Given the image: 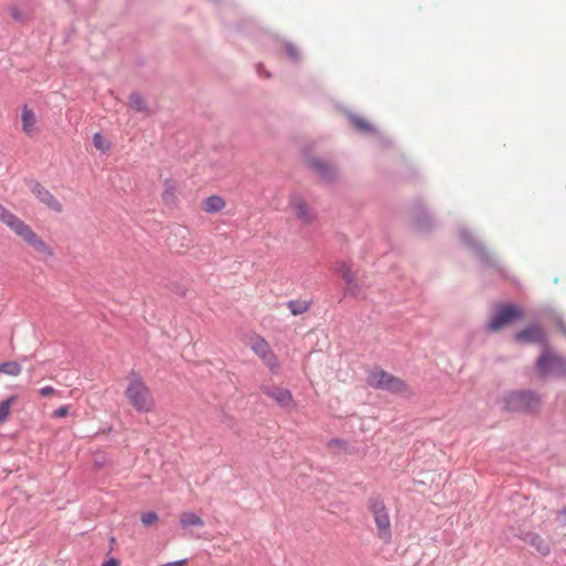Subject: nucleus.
I'll return each instance as SVG.
<instances>
[{
  "label": "nucleus",
  "mask_w": 566,
  "mask_h": 566,
  "mask_svg": "<svg viewBox=\"0 0 566 566\" xmlns=\"http://www.w3.org/2000/svg\"><path fill=\"white\" fill-rule=\"evenodd\" d=\"M20 123L21 132L27 137H33L40 132L38 115L28 104H24L21 107Z\"/></svg>",
  "instance_id": "nucleus-7"
},
{
  "label": "nucleus",
  "mask_w": 566,
  "mask_h": 566,
  "mask_svg": "<svg viewBox=\"0 0 566 566\" xmlns=\"http://www.w3.org/2000/svg\"><path fill=\"white\" fill-rule=\"evenodd\" d=\"M176 193H177L176 186L174 184L166 182L165 189L161 195L164 202L167 205L174 203L176 200Z\"/></svg>",
  "instance_id": "nucleus-24"
},
{
  "label": "nucleus",
  "mask_w": 566,
  "mask_h": 566,
  "mask_svg": "<svg viewBox=\"0 0 566 566\" xmlns=\"http://www.w3.org/2000/svg\"><path fill=\"white\" fill-rule=\"evenodd\" d=\"M287 307L293 315H301L308 311L310 305L305 301H290Z\"/></svg>",
  "instance_id": "nucleus-22"
},
{
  "label": "nucleus",
  "mask_w": 566,
  "mask_h": 566,
  "mask_svg": "<svg viewBox=\"0 0 566 566\" xmlns=\"http://www.w3.org/2000/svg\"><path fill=\"white\" fill-rule=\"evenodd\" d=\"M528 544L534 547L541 555L546 556L551 552L549 544L537 534H530L526 538Z\"/></svg>",
  "instance_id": "nucleus-18"
},
{
  "label": "nucleus",
  "mask_w": 566,
  "mask_h": 566,
  "mask_svg": "<svg viewBox=\"0 0 566 566\" xmlns=\"http://www.w3.org/2000/svg\"><path fill=\"white\" fill-rule=\"evenodd\" d=\"M367 506L376 525L377 537L386 544L390 543L392 538L391 522L385 501L375 495L369 497Z\"/></svg>",
  "instance_id": "nucleus-3"
},
{
  "label": "nucleus",
  "mask_w": 566,
  "mask_h": 566,
  "mask_svg": "<svg viewBox=\"0 0 566 566\" xmlns=\"http://www.w3.org/2000/svg\"><path fill=\"white\" fill-rule=\"evenodd\" d=\"M289 208L301 224L310 226L315 221V212L304 198L300 196L291 197Z\"/></svg>",
  "instance_id": "nucleus-5"
},
{
  "label": "nucleus",
  "mask_w": 566,
  "mask_h": 566,
  "mask_svg": "<svg viewBox=\"0 0 566 566\" xmlns=\"http://www.w3.org/2000/svg\"><path fill=\"white\" fill-rule=\"evenodd\" d=\"M262 390L268 397L275 400L277 402V405L281 406L282 408L287 409V410L295 409L296 403H295L292 392L289 389L273 386V387H263Z\"/></svg>",
  "instance_id": "nucleus-8"
},
{
  "label": "nucleus",
  "mask_w": 566,
  "mask_h": 566,
  "mask_svg": "<svg viewBox=\"0 0 566 566\" xmlns=\"http://www.w3.org/2000/svg\"><path fill=\"white\" fill-rule=\"evenodd\" d=\"M129 106L139 113H148V106L144 97L138 93H132L128 97Z\"/></svg>",
  "instance_id": "nucleus-19"
},
{
  "label": "nucleus",
  "mask_w": 566,
  "mask_h": 566,
  "mask_svg": "<svg viewBox=\"0 0 566 566\" xmlns=\"http://www.w3.org/2000/svg\"><path fill=\"white\" fill-rule=\"evenodd\" d=\"M129 405L140 413L155 411V398L144 379L137 374L128 376V385L124 392Z\"/></svg>",
  "instance_id": "nucleus-2"
},
{
  "label": "nucleus",
  "mask_w": 566,
  "mask_h": 566,
  "mask_svg": "<svg viewBox=\"0 0 566 566\" xmlns=\"http://www.w3.org/2000/svg\"><path fill=\"white\" fill-rule=\"evenodd\" d=\"M252 350L262 358L266 356V354L272 350L268 342L262 337H256L252 344Z\"/></svg>",
  "instance_id": "nucleus-21"
},
{
  "label": "nucleus",
  "mask_w": 566,
  "mask_h": 566,
  "mask_svg": "<svg viewBox=\"0 0 566 566\" xmlns=\"http://www.w3.org/2000/svg\"><path fill=\"white\" fill-rule=\"evenodd\" d=\"M384 390H388L392 394L410 395L411 390L409 386L400 378L389 374Z\"/></svg>",
  "instance_id": "nucleus-13"
},
{
  "label": "nucleus",
  "mask_w": 566,
  "mask_h": 566,
  "mask_svg": "<svg viewBox=\"0 0 566 566\" xmlns=\"http://www.w3.org/2000/svg\"><path fill=\"white\" fill-rule=\"evenodd\" d=\"M70 406L63 405L52 412L53 418H64L69 415Z\"/></svg>",
  "instance_id": "nucleus-29"
},
{
  "label": "nucleus",
  "mask_w": 566,
  "mask_h": 566,
  "mask_svg": "<svg viewBox=\"0 0 566 566\" xmlns=\"http://www.w3.org/2000/svg\"><path fill=\"white\" fill-rule=\"evenodd\" d=\"M22 370V367L17 361H6L0 365V373L18 376Z\"/></svg>",
  "instance_id": "nucleus-25"
},
{
  "label": "nucleus",
  "mask_w": 566,
  "mask_h": 566,
  "mask_svg": "<svg viewBox=\"0 0 566 566\" xmlns=\"http://www.w3.org/2000/svg\"><path fill=\"white\" fill-rule=\"evenodd\" d=\"M539 406V397L532 392L514 394L509 400V407L516 411L535 412Z\"/></svg>",
  "instance_id": "nucleus-6"
},
{
  "label": "nucleus",
  "mask_w": 566,
  "mask_h": 566,
  "mask_svg": "<svg viewBox=\"0 0 566 566\" xmlns=\"http://www.w3.org/2000/svg\"><path fill=\"white\" fill-rule=\"evenodd\" d=\"M335 270L347 283L348 291H352L355 285L356 274L352 270L350 265L346 262H337Z\"/></svg>",
  "instance_id": "nucleus-17"
},
{
  "label": "nucleus",
  "mask_w": 566,
  "mask_h": 566,
  "mask_svg": "<svg viewBox=\"0 0 566 566\" xmlns=\"http://www.w3.org/2000/svg\"><path fill=\"white\" fill-rule=\"evenodd\" d=\"M185 565H186V559H181V560L167 563V564L159 565V566H185Z\"/></svg>",
  "instance_id": "nucleus-34"
},
{
  "label": "nucleus",
  "mask_w": 566,
  "mask_h": 566,
  "mask_svg": "<svg viewBox=\"0 0 566 566\" xmlns=\"http://www.w3.org/2000/svg\"><path fill=\"white\" fill-rule=\"evenodd\" d=\"M32 193L48 208L55 212L62 211V205L59 202V200L42 185L35 182L31 187Z\"/></svg>",
  "instance_id": "nucleus-9"
},
{
  "label": "nucleus",
  "mask_w": 566,
  "mask_h": 566,
  "mask_svg": "<svg viewBox=\"0 0 566 566\" xmlns=\"http://www.w3.org/2000/svg\"><path fill=\"white\" fill-rule=\"evenodd\" d=\"M264 364L272 370V371H275L277 370L279 368V361H277V358L276 356L274 355V353L272 350H270L266 356H263L261 358Z\"/></svg>",
  "instance_id": "nucleus-26"
},
{
  "label": "nucleus",
  "mask_w": 566,
  "mask_h": 566,
  "mask_svg": "<svg viewBox=\"0 0 566 566\" xmlns=\"http://www.w3.org/2000/svg\"><path fill=\"white\" fill-rule=\"evenodd\" d=\"M103 566H119V563H118V560L112 558V559L107 560L106 563H104Z\"/></svg>",
  "instance_id": "nucleus-36"
},
{
  "label": "nucleus",
  "mask_w": 566,
  "mask_h": 566,
  "mask_svg": "<svg viewBox=\"0 0 566 566\" xmlns=\"http://www.w3.org/2000/svg\"><path fill=\"white\" fill-rule=\"evenodd\" d=\"M523 317V312L520 307L512 304H505L497 307V328L512 323L514 321L521 319Z\"/></svg>",
  "instance_id": "nucleus-10"
},
{
  "label": "nucleus",
  "mask_w": 566,
  "mask_h": 566,
  "mask_svg": "<svg viewBox=\"0 0 566 566\" xmlns=\"http://www.w3.org/2000/svg\"><path fill=\"white\" fill-rule=\"evenodd\" d=\"M0 221L32 248L41 260H46L53 255V249L28 223L2 205H0Z\"/></svg>",
  "instance_id": "nucleus-1"
},
{
  "label": "nucleus",
  "mask_w": 566,
  "mask_h": 566,
  "mask_svg": "<svg viewBox=\"0 0 566 566\" xmlns=\"http://www.w3.org/2000/svg\"><path fill=\"white\" fill-rule=\"evenodd\" d=\"M328 448L333 450H344L346 448V442L340 439H332L328 441Z\"/></svg>",
  "instance_id": "nucleus-30"
},
{
  "label": "nucleus",
  "mask_w": 566,
  "mask_h": 566,
  "mask_svg": "<svg viewBox=\"0 0 566 566\" xmlns=\"http://www.w3.org/2000/svg\"><path fill=\"white\" fill-rule=\"evenodd\" d=\"M226 207V200L217 195L210 196L206 198L202 203L201 208L207 213H217L223 210Z\"/></svg>",
  "instance_id": "nucleus-15"
},
{
  "label": "nucleus",
  "mask_w": 566,
  "mask_h": 566,
  "mask_svg": "<svg viewBox=\"0 0 566 566\" xmlns=\"http://www.w3.org/2000/svg\"><path fill=\"white\" fill-rule=\"evenodd\" d=\"M93 145L102 154H107L112 149V143L101 133L93 135Z\"/></svg>",
  "instance_id": "nucleus-20"
},
{
  "label": "nucleus",
  "mask_w": 566,
  "mask_h": 566,
  "mask_svg": "<svg viewBox=\"0 0 566 566\" xmlns=\"http://www.w3.org/2000/svg\"><path fill=\"white\" fill-rule=\"evenodd\" d=\"M313 170L319 175L324 180H332L336 176V169L328 163H325L321 159H312L310 161Z\"/></svg>",
  "instance_id": "nucleus-12"
},
{
  "label": "nucleus",
  "mask_w": 566,
  "mask_h": 566,
  "mask_svg": "<svg viewBox=\"0 0 566 566\" xmlns=\"http://www.w3.org/2000/svg\"><path fill=\"white\" fill-rule=\"evenodd\" d=\"M388 376L389 373L380 368L371 369L367 375V384L375 389H384Z\"/></svg>",
  "instance_id": "nucleus-14"
},
{
  "label": "nucleus",
  "mask_w": 566,
  "mask_h": 566,
  "mask_svg": "<svg viewBox=\"0 0 566 566\" xmlns=\"http://www.w3.org/2000/svg\"><path fill=\"white\" fill-rule=\"evenodd\" d=\"M537 370L542 376H566V358L545 347L537 360Z\"/></svg>",
  "instance_id": "nucleus-4"
},
{
  "label": "nucleus",
  "mask_w": 566,
  "mask_h": 566,
  "mask_svg": "<svg viewBox=\"0 0 566 566\" xmlns=\"http://www.w3.org/2000/svg\"><path fill=\"white\" fill-rule=\"evenodd\" d=\"M516 340L522 343H538L545 342V334L539 326L533 325L516 334Z\"/></svg>",
  "instance_id": "nucleus-11"
},
{
  "label": "nucleus",
  "mask_w": 566,
  "mask_h": 566,
  "mask_svg": "<svg viewBox=\"0 0 566 566\" xmlns=\"http://www.w3.org/2000/svg\"><path fill=\"white\" fill-rule=\"evenodd\" d=\"M55 394H56V390L51 386H45L40 389V395L42 397H50V396H54Z\"/></svg>",
  "instance_id": "nucleus-32"
},
{
  "label": "nucleus",
  "mask_w": 566,
  "mask_h": 566,
  "mask_svg": "<svg viewBox=\"0 0 566 566\" xmlns=\"http://www.w3.org/2000/svg\"><path fill=\"white\" fill-rule=\"evenodd\" d=\"M488 328L493 332L495 331V316L494 317H491L489 323H488Z\"/></svg>",
  "instance_id": "nucleus-35"
},
{
  "label": "nucleus",
  "mask_w": 566,
  "mask_h": 566,
  "mask_svg": "<svg viewBox=\"0 0 566 566\" xmlns=\"http://www.w3.org/2000/svg\"><path fill=\"white\" fill-rule=\"evenodd\" d=\"M180 526L186 530L192 526L202 527L205 525L200 515L191 511H184L179 514Z\"/></svg>",
  "instance_id": "nucleus-16"
},
{
  "label": "nucleus",
  "mask_w": 566,
  "mask_h": 566,
  "mask_svg": "<svg viewBox=\"0 0 566 566\" xmlns=\"http://www.w3.org/2000/svg\"><path fill=\"white\" fill-rule=\"evenodd\" d=\"M9 13L17 21H21L23 19L22 11L18 7H15V6H11L9 8Z\"/></svg>",
  "instance_id": "nucleus-31"
},
{
  "label": "nucleus",
  "mask_w": 566,
  "mask_h": 566,
  "mask_svg": "<svg viewBox=\"0 0 566 566\" xmlns=\"http://www.w3.org/2000/svg\"><path fill=\"white\" fill-rule=\"evenodd\" d=\"M142 523L146 526L153 525L158 521V514L156 512L149 511L142 514Z\"/></svg>",
  "instance_id": "nucleus-28"
},
{
  "label": "nucleus",
  "mask_w": 566,
  "mask_h": 566,
  "mask_svg": "<svg viewBox=\"0 0 566 566\" xmlns=\"http://www.w3.org/2000/svg\"><path fill=\"white\" fill-rule=\"evenodd\" d=\"M352 124L358 130H361V132H369V130H371V125L365 118L353 117L352 118Z\"/></svg>",
  "instance_id": "nucleus-27"
},
{
  "label": "nucleus",
  "mask_w": 566,
  "mask_h": 566,
  "mask_svg": "<svg viewBox=\"0 0 566 566\" xmlns=\"http://www.w3.org/2000/svg\"><path fill=\"white\" fill-rule=\"evenodd\" d=\"M557 520L563 526H566V507L557 513Z\"/></svg>",
  "instance_id": "nucleus-33"
},
{
  "label": "nucleus",
  "mask_w": 566,
  "mask_h": 566,
  "mask_svg": "<svg viewBox=\"0 0 566 566\" xmlns=\"http://www.w3.org/2000/svg\"><path fill=\"white\" fill-rule=\"evenodd\" d=\"M17 400L15 396H11L10 398L3 400L0 403V424L6 422L9 415L12 403Z\"/></svg>",
  "instance_id": "nucleus-23"
}]
</instances>
